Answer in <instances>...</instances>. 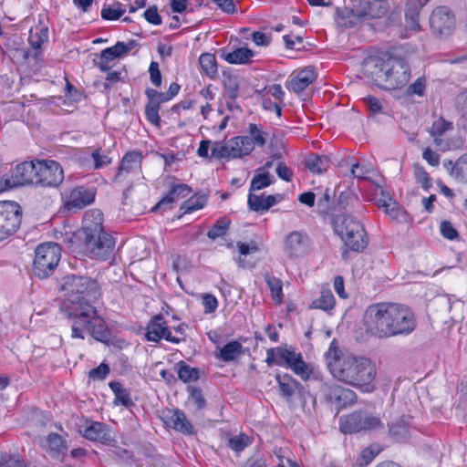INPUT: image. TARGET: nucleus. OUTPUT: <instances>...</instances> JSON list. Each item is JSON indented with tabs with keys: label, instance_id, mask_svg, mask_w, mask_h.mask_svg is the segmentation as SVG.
I'll return each instance as SVG.
<instances>
[{
	"label": "nucleus",
	"instance_id": "nucleus-51",
	"mask_svg": "<svg viewBox=\"0 0 467 467\" xmlns=\"http://www.w3.org/2000/svg\"><path fill=\"white\" fill-rule=\"evenodd\" d=\"M414 174L417 182L420 183L424 189H429L431 187V177L423 167L416 165Z\"/></svg>",
	"mask_w": 467,
	"mask_h": 467
},
{
	"label": "nucleus",
	"instance_id": "nucleus-36",
	"mask_svg": "<svg viewBox=\"0 0 467 467\" xmlns=\"http://www.w3.org/2000/svg\"><path fill=\"white\" fill-rule=\"evenodd\" d=\"M306 164L311 172L320 174L327 171L330 161L327 156L312 155L306 159Z\"/></svg>",
	"mask_w": 467,
	"mask_h": 467
},
{
	"label": "nucleus",
	"instance_id": "nucleus-64",
	"mask_svg": "<svg viewBox=\"0 0 467 467\" xmlns=\"http://www.w3.org/2000/svg\"><path fill=\"white\" fill-rule=\"evenodd\" d=\"M379 453V451H376L371 446L364 449L361 451L360 459H361V464L368 465L369 462L373 461V459L376 457V455Z\"/></svg>",
	"mask_w": 467,
	"mask_h": 467
},
{
	"label": "nucleus",
	"instance_id": "nucleus-3",
	"mask_svg": "<svg viewBox=\"0 0 467 467\" xmlns=\"http://www.w3.org/2000/svg\"><path fill=\"white\" fill-rule=\"evenodd\" d=\"M326 360L330 373L337 380L363 391L374 389L377 368L370 359L343 354L333 340L326 353Z\"/></svg>",
	"mask_w": 467,
	"mask_h": 467
},
{
	"label": "nucleus",
	"instance_id": "nucleus-46",
	"mask_svg": "<svg viewBox=\"0 0 467 467\" xmlns=\"http://www.w3.org/2000/svg\"><path fill=\"white\" fill-rule=\"evenodd\" d=\"M178 377L183 382H193L199 379V371L197 368L182 364L178 370Z\"/></svg>",
	"mask_w": 467,
	"mask_h": 467
},
{
	"label": "nucleus",
	"instance_id": "nucleus-48",
	"mask_svg": "<svg viewBox=\"0 0 467 467\" xmlns=\"http://www.w3.org/2000/svg\"><path fill=\"white\" fill-rule=\"evenodd\" d=\"M114 59H116V57L112 55L110 49L105 48L100 53L99 61L97 66L101 71L107 72L113 67L112 61Z\"/></svg>",
	"mask_w": 467,
	"mask_h": 467
},
{
	"label": "nucleus",
	"instance_id": "nucleus-21",
	"mask_svg": "<svg viewBox=\"0 0 467 467\" xmlns=\"http://www.w3.org/2000/svg\"><path fill=\"white\" fill-rule=\"evenodd\" d=\"M36 172V161H24L17 164L11 173L17 186L26 184H35V177Z\"/></svg>",
	"mask_w": 467,
	"mask_h": 467
},
{
	"label": "nucleus",
	"instance_id": "nucleus-50",
	"mask_svg": "<svg viewBox=\"0 0 467 467\" xmlns=\"http://www.w3.org/2000/svg\"><path fill=\"white\" fill-rule=\"evenodd\" d=\"M425 89H426L425 78H419L407 88L406 94L409 96L417 95V96L422 97L425 93Z\"/></svg>",
	"mask_w": 467,
	"mask_h": 467
},
{
	"label": "nucleus",
	"instance_id": "nucleus-37",
	"mask_svg": "<svg viewBox=\"0 0 467 467\" xmlns=\"http://www.w3.org/2000/svg\"><path fill=\"white\" fill-rule=\"evenodd\" d=\"M335 297L329 289L322 290L320 296L312 301L311 307L329 311L335 306Z\"/></svg>",
	"mask_w": 467,
	"mask_h": 467
},
{
	"label": "nucleus",
	"instance_id": "nucleus-33",
	"mask_svg": "<svg viewBox=\"0 0 467 467\" xmlns=\"http://www.w3.org/2000/svg\"><path fill=\"white\" fill-rule=\"evenodd\" d=\"M244 353V348L242 344L236 340L231 341L224 345L219 354V358L230 362L235 360Z\"/></svg>",
	"mask_w": 467,
	"mask_h": 467
},
{
	"label": "nucleus",
	"instance_id": "nucleus-35",
	"mask_svg": "<svg viewBox=\"0 0 467 467\" xmlns=\"http://www.w3.org/2000/svg\"><path fill=\"white\" fill-rule=\"evenodd\" d=\"M265 280L271 292V296L276 304L283 302V283L280 278H277L269 273L265 275Z\"/></svg>",
	"mask_w": 467,
	"mask_h": 467
},
{
	"label": "nucleus",
	"instance_id": "nucleus-40",
	"mask_svg": "<svg viewBox=\"0 0 467 467\" xmlns=\"http://www.w3.org/2000/svg\"><path fill=\"white\" fill-rule=\"evenodd\" d=\"M199 63L202 71L208 77L213 78L217 74V63L214 55L210 53L202 54Z\"/></svg>",
	"mask_w": 467,
	"mask_h": 467
},
{
	"label": "nucleus",
	"instance_id": "nucleus-44",
	"mask_svg": "<svg viewBox=\"0 0 467 467\" xmlns=\"http://www.w3.org/2000/svg\"><path fill=\"white\" fill-rule=\"evenodd\" d=\"M290 369L303 380H307L312 374L311 367L303 360L302 357L293 363Z\"/></svg>",
	"mask_w": 467,
	"mask_h": 467
},
{
	"label": "nucleus",
	"instance_id": "nucleus-1",
	"mask_svg": "<svg viewBox=\"0 0 467 467\" xmlns=\"http://www.w3.org/2000/svg\"><path fill=\"white\" fill-rule=\"evenodd\" d=\"M66 300L63 307L71 321L73 338L84 339L88 333L100 342L109 340L110 332L92 302L100 296V287L97 280L83 275H70L63 278L61 286Z\"/></svg>",
	"mask_w": 467,
	"mask_h": 467
},
{
	"label": "nucleus",
	"instance_id": "nucleus-34",
	"mask_svg": "<svg viewBox=\"0 0 467 467\" xmlns=\"http://www.w3.org/2000/svg\"><path fill=\"white\" fill-rule=\"evenodd\" d=\"M109 388L115 395L114 404L122 405L126 408H130L133 405V401L130 398L128 389H124L122 384L118 381H112L109 383Z\"/></svg>",
	"mask_w": 467,
	"mask_h": 467
},
{
	"label": "nucleus",
	"instance_id": "nucleus-43",
	"mask_svg": "<svg viewBox=\"0 0 467 467\" xmlns=\"http://www.w3.org/2000/svg\"><path fill=\"white\" fill-rule=\"evenodd\" d=\"M137 46L135 40H130L128 42H117L113 47H108L112 52V55L116 58L126 56L130 50Z\"/></svg>",
	"mask_w": 467,
	"mask_h": 467
},
{
	"label": "nucleus",
	"instance_id": "nucleus-11",
	"mask_svg": "<svg viewBox=\"0 0 467 467\" xmlns=\"http://www.w3.org/2000/svg\"><path fill=\"white\" fill-rule=\"evenodd\" d=\"M22 222V209L17 202H0V242L13 235Z\"/></svg>",
	"mask_w": 467,
	"mask_h": 467
},
{
	"label": "nucleus",
	"instance_id": "nucleus-10",
	"mask_svg": "<svg viewBox=\"0 0 467 467\" xmlns=\"http://www.w3.org/2000/svg\"><path fill=\"white\" fill-rule=\"evenodd\" d=\"M252 146L245 136H236L225 142L216 141L212 148L215 159H235L249 155Z\"/></svg>",
	"mask_w": 467,
	"mask_h": 467
},
{
	"label": "nucleus",
	"instance_id": "nucleus-53",
	"mask_svg": "<svg viewBox=\"0 0 467 467\" xmlns=\"http://www.w3.org/2000/svg\"><path fill=\"white\" fill-rule=\"evenodd\" d=\"M202 306L204 307V313H213L218 307L217 298L211 294H205L202 299Z\"/></svg>",
	"mask_w": 467,
	"mask_h": 467
},
{
	"label": "nucleus",
	"instance_id": "nucleus-15",
	"mask_svg": "<svg viewBox=\"0 0 467 467\" xmlns=\"http://www.w3.org/2000/svg\"><path fill=\"white\" fill-rule=\"evenodd\" d=\"M146 329V339L148 341L159 342L161 338L174 344L182 341L181 338L171 336L168 325L161 314L151 317Z\"/></svg>",
	"mask_w": 467,
	"mask_h": 467
},
{
	"label": "nucleus",
	"instance_id": "nucleus-58",
	"mask_svg": "<svg viewBox=\"0 0 467 467\" xmlns=\"http://www.w3.org/2000/svg\"><path fill=\"white\" fill-rule=\"evenodd\" d=\"M441 233L442 236L448 240H454L458 237V232L448 221H444L441 223Z\"/></svg>",
	"mask_w": 467,
	"mask_h": 467
},
{
	"label": "nucleus",
	"instance_id": "nucleus-59",
	"mask_svg": "<svg viewBox=\"0 0 467 467\" xmlns=\"http://www.w3.org/2000/svg\"><path fill=\"white\" fill-rule=\"evenodd\" d=\"M149 72L151 83L156 87H160L161 84V74L159 69V64L152 61L150 65Z\"/></svg>",
	"mask_w": 467,
	"mask_h": 467
},
{
	"label": "nucleus",
	"instance_id": "nucleus-54",
	"mask_svg": "<svg viewBox=\"0 0 467 467\" xmlns=\"http://www.w3.org/2000/svg\"><path fill=\"white\" fill-rule=\"evenodd\" d=\"M456 108L461 112L462 118L467 121V89L457 96Z\"/></svg>",
	"mask_w": 467,
	"mask_h": 467
},
{
	"label": "nucleus",
	"instance_id": "nucleus-7",
	"mask_svg": "<svg viewBox=\"0 0 467 467\" xmlns=\"http://www.w3.org/2000/svg\"><path fill=\"white\" fill-rule=\"evenodd\" d=\"M60 247L57 244H39L35 253L33 272L39 278L51 275L60 261Z\"/></svg>",
	"mask_w": 467,
	"mask_h": 467
},
{
	"label": "nucleus",
	"instance_id": "nucleus-22",
	"mask_svg": "<svg viewBox=\"0 0 467 467\" xmlns=\"http://www.w3.org/2000/svg\"><path fill=\"white\" fill-rule=\"evenodd\" d=\"M389 435L397 442H405L410 439V422L405 415L396 417L388 423Z\"/></svg>",
	"mask_w": 467,
	"mask_h": 467
},
{
	"label": "nucleus",
	"instance_id": "nucleus-47",
	"mask_svg": "<svg viewBox=\"0 0 467 467\" xmlns=\"http://www.w3.org/2000/svg\"><path fill=\"white\" fill-rule=\"evenodd\" d=\"M250 443L251 440L245 434H239L228 441V446L236 452L244 451Z\"/></svg>",
	"mask_w": 467,
	"mask_h": 467
},
{
	"label": "nucleus",
	"instance_id": "nucleus-25",
	"mask_svg": "<svg viewBox=\"0 0 467 467\" xmlns=\"http://www.w3.org/2000/svg\"><path fill=\"white\" fill-rule=\"evenodd\" d=\"M283 199L281 194L274 195H255L250 193L248 195V206L252 211L263 212L269 210L272 206L279 202Z\"/></svg>",
	"mask_w": 467,
	"mask_h": 467
},
{
	"label": "nucleus",
	"instance_id": "nucleus-18",
	"mask_svg": "<svg viewBox=\"0 0 467 467\" xmlns=\"http://www.w3.org/2000/svg\"><path fill=\"white\" fill-rule=\"evenodd\" d=\"M143 156L140 151H130L124 155L115 175L114 182H122L130 174H139Z\"/></svg>",
	"mask_w": 467,
	"mask_h": 467
},
{
	"label": "nucleus",
	"instance_id": "nucleus-52",
	"mask_svg": "<svg viewBox=\"0 0 467 467\" xmlns=\"http://www.w3.org/2000/svg\"><path fill=\"white\" fill-rule=\"evenodd\" d=\"M264 96L273 97L276 101L282 103L285 96V92L282 89L280 84H274L272 86L265 87L263 90Z\"/></svg>",
	"mask_w": 467,
	"mask_h": 467
},
{
	"label": "nucleus",
	"instance_id": "nucleus-32",
	"mask_svg": "<svg viewBox=\"0 0 467 467\" xmlns=\"http://www.w3.org/2000/svg\"><path fill=\"white\" fill-rule=\"evenodd\" d=\"M254 57V52L247 47H239L223 55V58L230 64H247Z\"/></svg>",
	"mask_w": 467,
	"mask_h": 467
},
{
	"label": "nucleus",
	"instance_id": "nucleus-60",
	"mask_svg": "<svg viewBox=\"0 0 467 467\" xmlns=\"http://www.w3.org/2000/svg\"><path fill=\"white\" fill-rule=\"evenodd\" d=\"M422 158L430 165L436 167L440 164V155L432 150L430 147H427L422 152Z\"/></svg>",
	"mask_w": 467,
	"mask_h": 467
},
{
	"label": "nucleus",
	"instance_id": "nucleus-6",
	"mask_svg": "<svg viewBox=\"0 0 467 467\" xmlns=\"http://www.w3.org/2000/svg\"><path fill=\"white\" fill-rule=\"evenodd\" d=\"M336 234L345 245L355 252L363 251L368 245L366 231L359 221L351 215L337 214L333 220Z\"/></svg>",
	"mask_w": 467,
	"mask_h": 467
},
{
	"label": "nucleus",
	"instance_id": "nucleus-31",
	"mask_svg": "<svg viewBox=\"0 0 467 467\" xmlns=\"http://www.w3.org/2000/svg\"><path fill=\"white\" fill-rule=\"evenodd\" d=\"M444 167L450 174L459 181H467V154L462 155L455 162H444Z\"/></svg>",
	"mask_w": 467,
	"mask_h": 467
},
{
	"label": "nucleus",
	"instance_id": "nucleus-28",
	"mask_svg": "<svg viewBox=\"0 0 467 467\" xmlns=\"http://www.w3.org/2000/svg\"><path fill=\"white\" fill-rule=\"evenodd\" d=\"M247 134L248 136L245 137L252 146V151L255 146L263 148L267 143L268 133L260 125L250 123L247 128Z\"/></svg>",
	"mask_w": 467,
	"mask_h": 467
},
{
	"label": "nucleus",
	"instance_id": "nucleus-26",
	"mask_svg": "<svg viewBox=\"0 0 467 467\" xmlns=\"http://www.w3.org/2000/svg\"><path fill=\"white\" fill-rule=\"evenodd\" d=\"M48 41V28L44 25H38L35 29L29 32L28 42L31 47L35 50L33 58L38 59L40 55L41 47L44 43Z\"/></svg>",
	"mask_w": 467,
	"mask_h": 467
},
{
	"label": "nucleus",
	"instance_id": "nucleus-23",
	"mask_svg": "<svg viewBox=\"0 0 467 467\" xmlns=\"http://www.w3.org/2000/svg\"><path fill=\"white\" fill-rule=\"evenodd\" d=\"M84 436L88 440L99 441L108 445L114 441L109 427L106 424L98 421L91 422L85 428Z\"/></svg>",
	"mask_w": 467,
	"mask_h": 467
},
{
	"label": "nucleus",
	"instance_id": "nucleus-9",
	"mask_svg": "<svg viewBox=\"0 0 467 467\" xmlns=\"http://www.w3.org/2000/svg\"><path fill=\"white\" fill-rule=\"evenodd\" d=\"M453 130V124L442 117L433 120L429 132L433 138L434 145L441 150L446 151L462 148L463 140L462 137L455 135L448 137L447 133Z\"/></svg>",
	"mask_w": 467,
	"mask_h": 467
},
{
	"label": "nucleus",
	"instance_id": "nucleus-8",
	"mask_svg": "<svg viewBox=\"0 0 467 467\" xmlns=\"http://www.w3.org/2000/svg\"><path fill=\"white\" fill-rule=\"evenodd\" d=\"M383 428L384 423L379 417L365 411H355L340 419V431L344 433L378 431Z\"/></svg>",
	"mask_w": 467,
	"mask_h": 467
},
{
	"label": "nucleus",
	"instance_id": "nucleus-56",
	"mask_svg": "<svg viewBox=\"0 0 467 467\" xmlns=\"http://www.w3.org/2000/svg\"><path fill=\"white\" fill-rule=\"evenodd\" d=\"M262 106L265 110L274 111L278 117L282 115L281 103L278 101H272L268 97L264 96L262 99Z\"/></svg>",
	"mask_w": 467,
	"mask_h": 467
},
{
	"label": "nucleus",
	"instance_id": "nucleus-4",
	"mask_svg": "<svg viewBox=\"0 0 467 467\" xmlns=\"http://www.w3.org/2000/svg\"><path fill=\"white\" fill-rule=\"evenodd\" d=\"M78 250L91 259L108 260L114 254L115 240L103 228V214L99 210L86 212L83 224L75 234Z\"/></svg>",
	"mask_w": 467,
	"mask_h": 467
},
{
	"label": "nucleus",
	"instance_id": "nucleus-42",
	"mask_svg": "<svg viewBox=\"0 0 467 467\" xmlns=\"http://www.w3.org/2000/svg\"><path fill=\"white\" fill-rule=\"evenodd\" d=\"M125 13V9L121 8L120 3H115L112 5L105 6L101 10V17L105 20H118Z\"/></svg>",
	"mask_w": 467,
	"mask_h": 467
},
{
	"label": "nucleus",
	"instance_id": "nucleus-29",
	"mask_svg": "<svg viewBox=\"0 0 467 467\" xmlns=\"http://www.w3.org/2000/svg\"><path fill=\"white\" fill-rule=\"evenodd\" d=\"M422 7L420 0H409L406 4L405 19L407 26L411 30H419V14Z\"/></svg>",
	"mask_w": 467,
	"mask_h": 467
},
{
	"label": "nucleus",
	"instance_id": "nucleus-62",
	"mask_svg": "<svg viewBox=\"0 0 467 467\" xmlns=\"http://www.w3.org/2000/svg\"><path fill=\"white\" fill-rule=\"evenodd\" d=\"M11 171L0 177V192L16 187Z\"/></svg>",
	"mask_w": 467,
	"mask_h": 467
},
{
	"label": "nucleus",
	"instance_id": "nucleus-55",
	"mask_svg": "<svg viewBox=\"0 0 467 467\" xmlns=\"http://www.w3.org/2000/svg\"><path fill=\"white\" fill-rule=\"evenodd\" d=\"M91 156L94 160L96 169H100L111 162V159L109 156L102 154L100 149L95 150Z\"/></svg>",
	"mask_w": 467,
	"mask_h": 467
},
{
	"label": "nucleus",
	"instance_id": "nucleus-27",
	"mask_svg": "<svg viewBox=\"0 0 467 467\" xmlns=\"http://www.w3.org/2000/svg\"><path fill=\"white\" fill-rule=\"evenodd\" d=\"M316 78L317 75L315 70L312 67H306L292 78L289 84V88L296 93H300L313 83Z\"/></svg>",
	"mask_w": 467,
	"mask_h": 467
},
{
	"label": "nucleus",
	"instance_id": "nucleus-2",
	"mask_svg": "<svg viewBox=\"0 0 467 467\" xmlns=\"http://www.w3.org/2000/svg\"><path fill=\"white\" fill-rule=\"evenodd\" d=\"M364 324L368 333L382 339L410 334L416 327V319L407 306L381 302L366 309Z\"/></svg>",
	"mask_w": 467,
	"mask_h": 467
},
{
	"label": "nucleus",
	"instance_id": "nucleus-24",
	"mask_svg": "<svg viewBox=\"0 0 467 467\" xmlns=\"http://www.w3.org/2000/svg\"><path fill=\"white\" fill-rule=\"evenodd\" d=\"M44 449L52 458L58 461H63L67 451L66 441L54 432L47 436Z\"/></svg>",
	"mask_w": 467,
	"mask_h": 467
},
{
	"label": "nucleus",
	"instance_id": "nucleus-57",
	"mask_svg": "<svg viewBox=\"0 0 467 467\" xmlns=\"http://www.w3.org/2000/svg\"><path fill=\"white\" fill-rule=\"evenodd\" d=\"M143 16L145 19L152 25L159 26L161 24V17L158 13V8L156 5L150 6L144 12Z\"/></svg>",
	"mask_w": 467,
	"mask_h": 467
},
{
	"label": "nucleus",
	"instance_id": "nucleus-45",
	"mask_svg": "<svg viewBox=\"0 0 467 467\" xmlns=\"http://www.w3.org/2000/svg\"><path fill=\"white\" fill-rule=\"evenodd\" d=\"M229 223V221L223 218L219 219L215 224L208 231L207 236L212 240H215L223 236L227 233Z\"/></svg>",
	"mask_w": 467,
	"mask_h": 467
},
{
	"label": "nucleus",
	"instance_id": "nucleus-5",
	"mask_svg": "<svg viewBox=\"0 0 467 467\" xmlns=\"http://www.w3.org/2000/svg\"><path fill=\"white\" fill-rule=\"evenodd\" d=\"M363 72L379 87L387 90L406 87L410 79V67L407 61L398 57H368L365 60Z\"/></svg>",
	"mask_w": 467,
	"mask_h": 467
},
{
	"label": "nucleus",
	"instance_id": "nucleus-61",
	"mask_svg": "<svg viewBox=\"0 0 467 467\" xmlns=\"http://www.w3.org/2000/svg\"><path fill=\"white\" fill-rule=\"evenodd\" d=\"M363 101L372 113L377 114L382 112L381 103L377 98L367 96L363 99Z\"/></svg>",
	"mask_w": 467,
	"mask_h": 467
},
{
	"label": "nucleus",
	"instance_id": "nucleus-17",
	"mask_svg": "<svg viewBox=\"0 0 467 467\" xmlns=\"http://www.w3.org/2000/svg\"><path fill=\"white\" fill-rule=\"evenodd\" d=\"M324 392L327 401L337 408L352 405L357 400V395L352 389L337 384H326Z\"/></svg>",
	"mask_w": 467,
	"mask_h": 467
},
{
	"label": "nucleus",
	"instance_id": "nucleus-13",
	"mask_svg": "<svg viewBox=\"0 0 467 467\" xmlns=\"http://www.w3.org/2000/svg\"><path fill=\"white\" fill-rule=\"evenodd\" d=\"M430 26L433 34L440 36H450L455 27L454 16L445 6L436 7L431 15Z\"/></svg>",
	"mask_w": 467,
	"mask_h": 467
},
{
	"label": "nucleus",
	"instance_id": "nucleus-39",
	"mask_svg": "<svg viewBox=\"0 0 467 467\" xmlns=\"http://www.w3.org/2000/svg\"><path fill=\"white\" fill-rule=\"evenodd\" d=\"M275 379L278 382L281 395L286 399L290 398L297 385L296 380L287 374L284 376L276 375Z\"/></svg>",
	"mask_w": 467,
	"mask_h": 467
},
{
	"label": "nucleus",
	"instance_id": "nucleus-38",
	"mask_svg": "<svg viewBox=\"0 0 467 467\" xmlns=\"http://www.w3.org/2000/svg\"><path fill=\"white\" fill-rule=\"evenodd\" d=\"M276 354L275 364L279 366L285 364L289 368L293 363L302 357L300 353H296L294 349L287 348H277Z\"/></svg>",
	"mask_w": 467,
	"mask_h": 467
},
{
	"label": "nucleus",
	"instance_id": "nucleus-12",
	"mask_svg": "<svg viewBox=\"0 0 467 467\" xmlns=\"http://www.w3.org/2000/svg\"><path fill=\"white\" fill-rule=\"evenodd\" d=\"M36 174L35 185L42 187H57L64 180L61 165L53 160L36 161Z\"/></svg>",
	"mask_w": 467,
	"mask_h": 467
},
{
	"label": "nucleus",
	"instance_id": "nucleus-19",
	"mask_svg": "<svg viewBox=\"0 0 467 467\" xmlns=\"http://www.w3.org/2000/svg\"><path fill=\"white\" fill-rule=\"evenodd\" d=\"M308 235L301 231H293L285 239L284 251L287 256L294 258L302 256L308 249Z\"/></svg>",
	"mask_w": 467,
	"mask_h": 467
},
{
	"label": "nucleus",
	"instance_id": "nucleus-30",
	"mask_svg": "<svg viewBox=\"0 0 467 467\" xmlns=\"http://www.w3.org/2000/svg\"><path fill=\"white\" fill-rule=\"evenodd\" d=\"M169 423L172 428L184 434H192L193 427L188 420L184 412L180 410H174L169 418Z\"/></svg>",
	"mask_w": 467,
	"mask_h": 467
},
{
	"label": "nucleus",
	"instance_id": "nucleus-63",
	"mask_svg": "<svg viewBox=\"0 0 467 467\" xmlns=\"http://www.w3.org/2000/svg\"><path fill=\"white\" fill-rule=\"evenodd\" d=\"M109 372L108 365L101 363L98 368H93L89 371V377L92 379H102Z\"/></svg>",
	"mask_w": 467,
	"mask_h": 467
},
{
	"label": "nucleus",
	"instance_id": "nucleus-16",
	"mask_svg": "<svg viewBox=\"0 0 467 467\" xmlns=\"http://www.w3.org/2000/svg\"><path fill=\"white\" fill-rule=\"evenodd\" d=\"M95 195L96 191L94 188L78 186L65 194L64 207L67 211L82 209L94 202Z\"/></svg>",
	"mask_w": 467,
	"mask_h": 467
},
{
	"label": "nucleus",
	"instance_id": "nucleus-20",
	"mask_svg": "<svg viewBox=\"0 0 467 467\" xmlns=\"http://www.w3.org/2000/svg\"><path fill=\"white\" fill-rule=\"evenodd\" d=\"M192 190L186 184H176L173 185L169 192L151 209L152 212L157 210H170L172 208V204L177 202L180 199L186 198Z\"/></svg>",
	"mask_w": 467,
	"mask_h": 467
},
{
	"label": "nucleus",
	"instance_id": "nucleus-41",
	"mask_svg": "<svg viewBox=\"0 0 467 467\" xmlns=\"http://www.w3.org/2000/svg\"><path fill=\"white\" fill-rule=\"evenodd\" d=\"M273 179L271 178L268 171H255L254 178L251 181L250 191H259L262 190L273 183Z\"/></svg>",
	"mask_w": 467,
	"mask_h": 467
},
{
	"label": "nucleus",
	"instance_id": "nucleus-49",
	"mask_svg": "<svg viewBox=\"0 0 467 467\" xmlns=\"http://www.w3.org/2000/svg\"><path fill=\"white\" fill-rule=\"evenodd\" d=\"M160 106L158 103L150 101L145 108V115L148 121L156 126L160 125L161 118L159 116Z\"/></svg>",
	"mask_w": 467,
	"mask_h": 467
},
{
	"label": "nucleus",
	"instance_id": "nucleus-14",
	"mask_svg": "<svg viewBox=\"0 0 467 467\" xmlns=\"http://www.w3.org/2000/svg\"><path fill=\"white\" fill-rule=\"evenodd\" d=\"M350 12L353 16L361 20L379 18L387 14L388 4L383 0H362L353 6Z\"/></svg>",
	"mask_w": 467,
	"mask_h": 467
}]
</instances>
